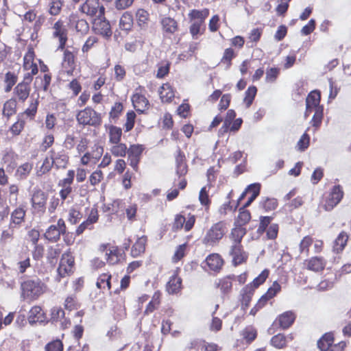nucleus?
Listing matches in <instances>:
<instances>
[{
    "label": "nucleus",
    "instance_id": "nucleus-37",
    "mask_svg": "<svg viewBox=\"0 0 351 351\" xmlns=\"http://www.w3.org/2000/svg\"><path fill=\"white\" fill-rule=\"evenodd\" d=\"M133 24V18L132 14L128 12H125L121 17L119 21V27L121 29L125 31L130 30Z\"/></svg>",
    "mask_w": 351,
    "mask_h": 351
},
{
    "label": "nucleus",
    "instance_id": "nucleus-13",
    "mask_svg": "<svg viewBox=\"0 0 351 351\" xmlns=\"http://www.w3.org/2000/svg\"><path fill=\"white\" fill-rule=\"evenodd\" d=\"M144 147L141 145H132L130 147L129 149H128L130 165L135 171H137L138 169V165Z\"/></svg>",
    "mask_w": 351,
    "mask_h": 351
},
{
    "label": "nucleus",
    "instance_id": "nucleus-53",
    "mask_svg": "<svg viewBox=\"0 0 351 351\" xmlns=\"http://www.w3.org/2000/svg\"><path fill=\"white\" fill-rule=\"evenodd\" d=\"M268 275L269 271L265 269L256 278L254 279L253 282L250 284L252 285L254 290L265 281L268 277Z\"/></svg>",
    "mask_w": 351,
    "mask_h": 351
},
{
    "label": "nucleus",
    "instance_id": "nucleus-7",
    "mask_svg": "<svg viewBox=\"0 0 351 351\" xmlns=\"http://www.w3.org/2000/svg\"><path fill=\"white\" fill-rule=\"evenodd\" d=\"M66 232L65 222L62 219H59L56 225H51L44 234L45 238L51 243H56L60 240V236Z\"/></svg>",
    "mask_w": 351,
    "mask_h": 351
},
{
    "label": "nucleus",
    "instance_id": "nucleus-21",
    "mask_svg": "<svg viewBox=\"0 0 351 351\" xmlns=\"http://www.w3.org/2000/svg\"><path fill=\"white\" fill-rule=\"evenodd\" d=\"M182 279L177 274H173L167 283L166 289L169 294H175L181 290Z\"/></svg>",
    "mask_w": 351,
    "mask_h": 351
},
{
    "label": "nucleus",
    "instance_id": "nucleus-50",
    "mask_svg": "<svg viewBox=\"0 0 351 351\" xmlns=\"http://www.w3.org/2000/svg\"><path fill=\"white\" fill-rule=\"evenodd\" d=\"M49 12L51 15H58L62 9V2L60 0H51L49 3Z\"/></svg>",
    "mask_w": 351,
    "mask_h": 351
},
{
    "label": "nucleus",
    "instance_id": "nucleus-10",
    "mask_svg": "<svg viewBox=\"0 0 351 351\" xmlns=\"http://www.w3.org/2000/svg\"><path fill=\"white\" fill-rule=\"evenodd\" d=\"M93 27L94 31L105 37L109 38L112 35L111 27L109 22L101 16H96L93 19Z\"/></svg>",
    "mask_w": 351,
    "mask_h": 351
},
{
    "label": "nucleus",
    "instance_id": "nucleus-56",
    "mask_svg": "<svg viewBox=\"0 0 351 351\" xmlns=\"http://www.w3.org/2000/svg\"><path fill=\"white\" fill-rule=\"evenodd\" d=\"M63 344L60 340H55L49 343L45 346V351H62Z\"/></svg>",
    "mask_w": 351,
    "mask_h": 351
},
{
    "label": "nucleus",
    "instance_id": "nucleus-22",
    "mask_svg": "<svg viewBox=\"0 0 351 351\" xmlns=\"http://www.w3.org/2000/svg\"><path fill=\"white\" fill-rule=\"evenodd\" d=\"M132 104L137 111L143 112L149 105V101L143 95L135 93L132 97Z\"/></svg>",
    "mask_w": 351,
    "mask_h": 351
},
{
    "label": "nucleus",
    "instance_id": "nucleus-43",
    "mask_svg": "<svg viewBox=\"0 0 351 351\" xmlns=\"http://www.w3.org/2000/svg\"><path fill=\"white\" fill-rule=\"evenodd\" d=\"M257 89L255 86H250L245 93V97L243 102L245 104L246 107L249 108L252 104L256 96Z\"/></svg>",
    "mask_w": 351,
    "mask_h": 351
},
{
    "label": "nucleus",
    "instance_id": "nucleus-2",
    "mask_svg": "<svg viewBox=\"0 0 351 351\" xmlns=\"http://www.w3.org/2000/svg\"><path fill=\"white\" fill-rule=\"evenodd\" d=\"M21 290L23 300H35L46 291L47 285L38 278H34L22 282Z\"/></svg>",
    "mask_w": 351,
    "mask_h": 351
},
{
    "label": "nucleus",
    "instance_id": "nucleus-38",
    "mask_svg": "<svg viewBox=\"0 0 351 351\" xmlns=\"http://www.w3.org/2000/svg\"><path fill=\"white\" fill-rule=\"evenodd\" d=\"M348 239V237L345 232H341L335 241L334 250L337 252L342 251L347 243Z\"/></svg>",
    "mask_w": 351,
    "mask_h": 351
},
{
    "label": "nucleus",
    "instance_id": "nucleus-33",
    "mask_svg": "<svg viewBox=\"0 0 351 351\" xmlns=\"http://www.w3.org/2000/svg\"><path fill=\"white\" fill-rule=\"evenodd\" d=\"M33 165L30 162H25L20 165L16 171V176L20 179H25L31 172Z\"/></svg>",
    "mask_w": 351,
    "mask_h": 351
},
{
    "label": "nucleus",
    "instance_id": "nucleus-32",
    "mask_svg": "<svg viewBox=\"0 0 351 351\" xmlns=\"http://www.w3.org/2000/svg\"><path fill=\"white\" fill-rule=\"evenodd\" d=\"M254 288L252 285H247L245 287L243 288L241 291L242 295V306L244 307H247L251 301L252 296L254 293Z\"/></svg>",
    "mask_w": 351,
    "mask_h": 351
},
{
    "label": "nucleus",
    "instance_id": "nucleus-31",
    "mask_svg": "<svg viewBox=\"0 0 351 351\" xmlns=\"http://www.w3.org/2000/svg\"><path fill=\"white\" fill-rule=\"evenodd\" d=\"M16 112V101L15 99L11 98L6 101L3 104V114L7 117H10L14 114Z\"/></svg>",
    "mask_w": 351,
    "mask_h": 351
},
{
    "label": "nucleus",
    "instance_id": "nucleus-34",
    "mask_svg": "<svg viewBox=\"0 0 351 351\" xmlns=\"http://www.w3.org/2000/svg\"><path fill=\"white\" fill-rule=\"evenodd\" d=\"M110 152L116 157H124L128 154V147L125 144L119 142L112 144Z\"/></svg>",
    "mask_w": 351,
    "mask_h": 351
},
{
    "label": "nucleus",
    "instance_id": "nucleus-5",
    "mask_svg": "<svg viewBox=\"0 0 351 351\" xmlns=\"http://www.w3.org/2000/svg\"><path fill=\"white\" fill-rule=\"evenodd\" d=\"M76 118L78 123L83 125L96 126L101 122L100 114L89 107L80 110Z\"/></svg>",
    "mask_w": 351,
    "mask_h": 351
},
{
    "label": "nucleus",
    "instance_id": "nucleus-15",
    "mask_svg": "<svg viewBox=\"0 0 351 351\" xmlns=\"http://www.w3.org/2000/svg\"><path fill=\"white\" fill-rule=\"evenodd\" d=\"M49 154L57 169L66 168L69 162V156L64 149L56 150L53 149Z\"/></svg>",
    "mask_w": 351,
    "mask_h": 351
},
{
    "label": "nucleus",
    "instance_id": "nucleus-20",
    "mask_svg": "<svg viewBox=\"0 0 351 351\" xmlns=\"http://www.w3.org/2000/svg\"><path fill=\"white\" fill-rule=\"evenodd\" d=\"M206 262L209 269L214 271H219L223 265V261L218 254L209 255L207 256Z\"/></svg>",
    "mask_w": 351,
    "mask_h": 351
},
{
    "label": "nucleus",
    "instance_id": "nucleus-64",
    "mask_svg": "<svg viewBox=\"0 0 351 351\" xmlns=\"http://www.w3.org/2000/svg\"><path fill=\"white\" fill-rule=\"evenodd\" d=\"M24 126L25 121L21 119H19L18 121L12 125L10 130L13 134L19 135L23 130Z\"/></svg>",
    "mask_w": 351,
    "mask_h": 351
},
{
    "label": "nucleus",
    "instance_id": "nucleus-39",
    "mask_svg": "<svg viewBox=\"0 0 351 351\" xmlns=\"http://www.w3.org/2000/svg\"><path fill=\"white\" fill-rule=\"evenodd\" d=\"M122 130L117 126H110L109 128V142L112 144L120 142Z\"/></svg>",
    "mask_w": 351,
    "mask_h": 351
},
{
    "label": "nucleus",
    "instance_id": "nucleus-41",
    "mask_svg": "<svg viewBox=\"0 0 351 351\" xmlns=\"http://www.w3.org/2000/svg\"><path fill=\"white\" fill-rule=\"evenodd\" d=\"M210 188V186L209 184L202 187L199 194V200L201 204L205 206L206 208L209 207L210 204V199L208 195V191Z\"/></svg>",
    "mask_w": 351,
    "mask_h": 351
},
{
    "label": "nucleus",
    "instance_id": "nucleus-51",
    "mask_svg": "<svg viewBox=\"0 0 351 351\" xmlns=\"http://www.w3.org/2000/svg\"><path fill=\"white\" fill-rule=\"evenodd\" d=\"M38 105L37 101H32L21 116H26L30 119H33L37 112Z\"/></svg>",
    "mask_w": 351,
    "mask_h": 351
},
{
    "label": "nucleus",
    "instance_id": "nucleus-23",
    "mask_svg": "<svg viewBox=\"0 0 351 351\" xmlns=\"http://www.w3.org/2000/svg\"><path fill=\"white\" fill-rule=\"evenodd\" d=\"M27 319L31 325L38 322H42L43 321V312L42 308L38 306H33L29 312Z\"/></svg>",
    "mask_w": 351,
    "mask_h": 351
},
{
    "label": "nucleus",
    "instance_id": "nucleus-16",
    "mask_svg": "<svg viewBox=\"0 0 351 351\" xmlns=\"http://www.w3.org/2000/svg\"><path fill=\"white\" fill-rule=\"evenodd\" d=\"M24 205H21L15 208L11 213V220L10 224L19 228V226L24 221L26 210Z\"/></svg>",
    "mask_w": 351,
    "mask_h": 351
},
{
    "label": "nucleus",
    "instance_id": "nucleus-30",
    "mask_svg": "<svg viewBox=\"0 0 351 351\" xmlns=\"http://www.w3.org/2000/svg\"><path fill=\"white\" fill-rule=\"evenodd\" d=\"M162 29L165 32L173 34L178 29L177 22L171 17H165L161 21Z\"/></svg>",
    "mask_w": 351,
    "mask_h": 351
},
{
    "label": "nucleus",
    "instance_id": "nucleus-26",
    "mask_svg": "<svg viewBox=\"0 0 351 351\" xmlns=\"http://www.w3.org/2000/svg\"><path fill=\"white\" fill-rule=\"evenodd\" d=\"M160 97L162 102H170L174 97V92L171 86L167 83L164 84L159 90Z\"/></svg>",
    "mask_w": 351,
    "mask_h": 351
},
{
    "label": "nucleus",
    "instance_id": "nucleus-62",
    "mask_svg": "<svg viewBox=\"0 0 351 351\" xmlns=\"http://www.w3.org/2000/svg\"><path fill=\"white\" fill-rule=\"evenodd\" d=\"M185 217L182 215H176L174 219L172 228L174 231H178L184 226Z\"/></svg>",
    "mask_w": 351,
    "mask_h": 351
},
{
    "label": "nucleus",
    "instance_id": "nucleus-46",
    "mask_svg": "<svg viewBox=\"0 0 351 351\" xmlns=\"http://www.w3.org/2000/svg\"><path fill=\"white\" fill-rule=\"evenodd\" d=\"M244 206L239 209V214L237 219V223L239 226H243L249 222L251 218L250 213L248 210H245Z\"/></svg>",
    "mask_w": 351,
    "mask_h": 351
},
{
    "label": "nucleus",
    "instance_id": "nucleus-8",
    "mask_svg": "<svg viewBox=\"0 0 351 351\" xmlns=\"http://www.w3.org/2000/svg\"><path fill=\"white\" fill-rule=\"evenodd\" d=\"M80 10L89 16L96 17L104 16L105 8L100 5L99 0H86Z\"/></svg>",
    "mask_w": 351,
    "mask_h": 351
},
{
    "label": "nucleus",
    "instance_id": "nucleus-57",
    "mask_svg": "<svg viewBox=\"0 0 351 351\" xmlns=\"http://www.w3.org/2000/svg\"><path fill=\"white\" fill-rule=\"evenodd\" d=\"M136 16L137 22L140 26L145 25L148 21L149 14L146 10L143 9L138 10Z\"/></svg>",
    "mask_w": 351,
    "mask_h": 351
},
{
    "label": "nucleus",
    "instance_id": "nucleus-19",
    "mask_svg": "<svg viewBox=\"0 0 351 351\" xmlns=\"http://www.w3.org/2000/svg\"><path fill=\"white\" fill-rule=\"evenodd\" d=\"M30 90L29 85L20 82L14 88V94L20 101L24 102L28 98Z\"/></svg>",
    "mask_w": 351,
    "mask_h": 351
},
{
    "label": "nucleus",
    "instance_id": "nucleus-25",
    "mask_svg": "<svg viewBox=\"0 0 351 351\" xmlns=\"http://www.w3.org/2000/svg\"><path fill=\"white\" fill-rule=\"evenodd\" d=\"M295 315L291 311H286L278 317V322L283 329L290 327L295 320Z\"/></svg>",
    "mask_w": 351,
    "mask_h": 351
},
{
    "label": "nucleus",
    "instance_id": "nucleus-49",
    "mask_svg": "<svg viewBox=\"0 0 351 351\" xmlns=\"http://www.w3.org/2000/svg\"><path fill=\"white\" fill-rule=\"evenodd\" d=\"M235 57L234 50L232 48H228L225 49L223 55L221 60V62L226 64V69H229L231 65V61L232 58Z\"/></svg>",
    "mask_w": 351,
    "mask_h": 351
},
{
    "label": "nucleus",
    "instance_id": "nucleus-1",
    "mask_svg": "<svg viewBox=\"0 0 351 351\" xmlns=\"http://www.w3.org/2000/svg\"><path fill=\"white\" fill-rule=\"evenodd\" d=\"M311 109H315V114L310 123L314 128L313 132H315L321 126L324 117V107L320 105V94L316 90L311 92L306 99L305 118L310 115Z\"/></svg>",
    "mask_w": 351,
    "mask_h": 351
},
{
    "label": "nucleus",
    "instance_id": "nucleus-42",
    "mask_svg": "<svg viewBox=\"0 0 351 351\" xmlns=\"http://www.w3.org/2000/svg\"><path fill=\"white\" fill-rule=\"evenodd\" d=\"M110 278L111 276L107 274H103L99 276L97 281V287L100 289H110Z\"/></svg>",
    "mask_w": 351,
    "mask_h": 351
},
{
    "label": "nucleus",
    "instance_id": "nucleus-60",
    "mask_svg": "<svg viewBox=\"0 0 351 351\" xmlns=\"http://www.w3.org/2000/svg\"><path fill=\"white\" fill-rule=\"evenodd\" d=\"M10 202L16 204L18 199L19 187L16 184H12L9 187Z\"/></svg>",
    "mask_w": 351,
    "mask_h": 351
},
{
    "label": "nucleus",
    "instance_id": "nucleus-6",
    "mask_svg": "<svg viewBox=\"0 0 351 351\" xmlns=\"http://www.w3.org/2000/svg\"><path fill=\"white\" fill-rule=\"evenodd\" d=\"M47 194L41 189H35L33 192L31 204L33 213L39 217L43 215L46 211Z\"/></svg>",
    "mask_w": 351,
    "mask_h": 351
},
{
    "label": "nucleus",
    "instance_id": "nucleus-45",
    "mask_svg": "<svg viewBox=\"0 0 351 351\" xmlns=\"http://www.w3.org/2000/svg\"><path fill=\"white\" fill-rule=\"evenodd\" d=\"M54 165L53 160L51 158V156L50 155V158L47 157L40 167V169L37 171L38 176H42L47 172H49L51 167Z\"/></svg>",
    "mask_w": 351,
    "mask_h": 351
},
{
    "label": "nucleus",
    "instance_id": "nucleus-54",
    "mask_svg": "<svg viewBox=\"0 0 351 351\" xmlns=\"http://www.w3.org/2000/svg\"><path fill=\"white\" fill-rule=\"evenodd\" d=\"M82 215L75 208H71L69 212V221L72 224H75L81 219Z\"/></svg>",
    "mask_w": 351,
    "mask_h": 351
},
{
    "label": "nucleus",
    "instance_id": "nucleus-58",
    "mask_svg": "<svg viewBox=\"0 0 351 351\" xmlns=\"http://www.w3.org/2000/svg\"><path fill=\"white\" fill-rule=\"evenodd\" d=\"M312 243L313 239L311 237L306 236L304 237L300 243V253H306V254H308V247L312 244Z\"/></svg>",
    "mask_w": 351,
    "mask_h": 351
},
{
    "label": "nucleus",
    "instance_id": "nucleus-63",
    "mask_svg": "<svg viewBox=\"0 0 351 351\" xmlns=\"http://www.w3.org/2000/svg\"><path fill=\"white\" fill-rule=\"evenodd\" d=\"M279 74V69L277 68H270L266 71L265 80L267 82H274Z\"/></svg>",
    "mask_w": 351,
    "mask_h": 351
},
{
    "label": "nucleus",
    "instance_id": "nucleus-11",
    "mask_svg": "<svg viewBox=\"0 0 351 351\" xmlns=\"http://www.w3.org/2000/svg\"><path fill=\"white\" fill-rule=\"evenodd\" d=\"M76 49L66 48L64 51L62 66L69 75H71L75 68Z\"/></svg>",
    "mask_w": 351,
    "mask_h": 351
},
{
    "label": "nucleus",
    "instance_id": "nucleus-24",
    "mask_svg": "<svg viewBox=\"0 0 351 351\" xmlns=\"http://www.w3.org/2000/svg\"><path fill=\"white\" fill-rule=\"evenodd\" d=\"M146 242V237H141L138 238L132 247L131 255L133 257H138V256L144 253L145 250Z\"/></svg>",
    "mask_w": 351,
    "mask_h": 351
},
{
    "label": "nucleus",
    "instance_id": "nucleus-28",
    "mask_svg": "<svg viewBox=\"0 0 351 351\" xmlns=\"http://www.w3.org/2000/svg\"><path fill=\"white\" fill-rule=\"evenodd\" d=\"M334 341L332 333H326L317 341V346L322 351L329 350Z\"/></svg>",
    "mask_w": 351,
    "mask_h": 351
},
{
    "label": "nucleus",
    "instance_id": "nucleus-12",
    "mask_svg": "<svg viewBox=\"0 0 351 351\" xmlns=\"http://www.w3.org/2000/svg\"><path fill=\"white\" fill-rule=\"evenodd\" d=\"M106 259L108 264L116 265L124 261L125 259V252L120 250L117 246H110L106 253Z\"/></svg>",
    "mask_w": 351,
    "mask_h": 351
},
{
    "label": "nucleus",
    "instance_id": "nucleus-52",
    "mask_svg": "<svg viewBox=\"0 0 351 351\" xmlns=\"http://www.w3.org/2000/svg\"><path fill=\"white\" fill-rule=\"evenodd\" d=\"M104 152V148L102 146L99 145V144H95L92 148L90 152H88L90 154V156H92L93 159V162H95L97 161L101 156H102Z\"/></svg>",
    "mask_w": 351,
    "mask_h": 351
},
{
    "label": "nucleus",
    "instance_id": "nucleus-18",
    "mask_svg": "<svg viewBox=\"0 0 351 351\" xmlns=\"http://www.w3.org/2000/svg\"><path fill=\"white\" fill-rule=\"evenodd\" d=\"M53 36L56 38H58L59 39V49H63L64 48L67 40L66 31L64 28L62 27V24L60 21H57L53 25Z\"/></svg>",
    "mask_w": 351,
    "mask_h": 351
},
{
    "label": "nucleus",
    "instance_id": "nucleus-61",
    "mask_svg": "<svg viewBox=\"0 0 351 351\" xmlns=\"http://www.w3.org/2000/svg\"><path fill=\"white\" fill-rule=\"evenodd\" d=\"M127 120L126 123H125V131L129 132L130 131L134 125V121L136 118V114L133 111L128 112L127 113Z\"/></svg>",
    "mask_w": 351,
    "mask_h": 351
},
{
    "label": "nucleus",
    "instance_id": "nucleus-29",
    "mask_svg": "<svg viewBox=\"0 0 351 351\" xmlns=\"http://www.w3.org/2000/svg\"><path fill=\"white\" fill-rule=\"evenodd\" d=\"M245 234V228L243 226H237L232 230L230 238L232 240V243L240 244Z\"/></svg>",
    "mask_w": 351,
    "mask_h": 351
},
{
    "label": "nucleus",
    "instance_id": "nucleus-48",
    "mask_svg": "<svg viewBox=\"0 0 351 351\" xmlns=\"http://www.w3.org/2000/svg\"><path fill=\"white\" fill-rule=\"evenodd\" d=\"M260 206L266 211H271L277 207V200L274 198H265L260 202Z\"/></svg>",
    "mask_w": 351,
    "mask_h": 351
},
{
    "label": "nucleus",
    "instance_id": "nucleus-47",
    "mask_svg": "<svg viewBox=\"0 0 351 351\" xmlns=\"http://www.w3.org/2000/svg\"><path fill=\"white\" fill-rule=\"evenodd\" d=\"M51 77L49 74L45 73L43 77H37L36 78L35 84L40 82V88L44 91L48 90L49 86L50 85Z\"/></svg>",
    "mask_w": 351,
    "mask_h": 351
},
{
    "label": "nucleus",
    "instance_id": "nucleus-17",
    "mask_svg": "<svg viewBox=\"0 0 351 351\" xmlns=\"http://www.w3.org/2000/svg\"><path fill=\"white\" fill-rule=\"evenodd\" d=\"M307 269L315 272L322 271L326 264V261L321 256H314L308 261H306Z\"/></svg>",
    "mask_w": 351,
    "mask_h": 351
},
{
    "label": "nucleus",
    "instance_id": "nucleus-27",
    "mask_svg": "<svg viewBox=\"0 0 351 351\" xmlns=\"http://www.w3.org/2000/svg\"><path fill=\"white\" fill-rule=\"evenodd\" d=\"M208 15L209 10L207 8H204L202 10L194 9L189 12V17L191 21L204 23V21Z\"/></svg>",
    "mask_w": 351,
    "mask_h": 351
},
{
    "label": "nucleus",
    "instance_id": "nucleus-9",
    "mask_svg": "<svg viewBox=\"0 0 351 351\" xmlns=\"http://www.w3.org/2000/svg\"><path fill=\"white\" fill-rule=\"evenodd\" d=\"M343 192L339 185L335 186L331 192L326 198L324 205V209L327 211L332 210L341 200Z\"/></svg>",
    "mask_w": 351,
    "mask_h": 351
},
{
    "label": "nucleus",
    "instance_id": "nucleus-59",
    "mask_svg": "<svg viewBox=\"0 0 351 351\" xmlns=\"http://www.w3.org/2000/svg\"><path fill=\"white\" fill-rule=\"evenodd\" d=\"M60 200L59 197L56 195H53L50 197L49 206L47 208L49 214H53L55 213L56 208L60 205Z\"/></svg>",
    "mask_w": 351,
    "mask_h": 351
},
{
    "label": "nucleus",
    "instance_id": "nucleus-40",
    "mask_svg": "<svg viewBox=\"0 0 351 351\" xmlns=\"http://www.w3.org/2000/svg\"><path fill=\"white\" fill-rule=\"evenodd\" d=\"M287 339H291V337H285L282 334H278L274 336L271 339V343L276 348H282L286 346Z\"/></svg>",
    "mask_w": 351,
    "mask_h": 351
},
{
    "label": "nucleus",
    "instance_id": "nucleus-14",
    "mask_svg": "<svg viewBox=\"0 0 351 351\" xmlns=\"http://www.w3.org/2000/svg\"><path fill=\"white\" fill-rule=\"evenodd\" d=\"M229 254L232 258V263L234 265L241 264L245 262L247 258V255L243 251L241 243H232Z\"/></svg>",
    "mask_w": 351,
    "mask_h": 351
},
{
    "label": "nucleus",
    "instance_id": "nucleus-55",
    "mask_svg": "<svg viewBox=\"0 0 351 351\" xmlns=\"http://www.w3.org/2000/svg\"><path fill=\"white\" fill-rule=\"evenodd\" d=\"M75 28L81 34H85L89 30V25L86 20L79 19L76 21Z\"/></svg>",
    "mask_w": 351,
    "mask_h": 351
},
{
    "label": "nucleus",
    "instance_id": "nucleus-35",
    "mask_svg": "<svg viewBox=\"0 0 351 351\" xmlns=\"http://www.w3.org/2000/svg\"><path fill=\"white\" fill-rule=\"evenodd\" d=\"M216 286L220 289L223 294L228 293L231 291L232 286L231 276H228L219 280V281L216 282Z\"/></svg>",
    "mask_w": 351,
    "mask_h": 351
},
{
    "label": "nucleus",
    "instance_id": "nucleus-4",
    "mask_svg": "<svg viewBox=\"0 0 351 351\" xmlns=\"http://www.w3.org/2000/svg\"><path fill=\"white\" fill-rule=\"evenodd\" d=\"M74 263V257L72 256L70 250L63 253L57 269L56 280L60 282L62 278L69 276L73 272Z\"/></svg>",
    "mask_w": 351,
    "mask_h": 351
},
{
    "label": "nucleus",
    "instance_id": "nucleus-36",
    "mask_svg": "<svg viewBox=\"0 0 351 351\" xmlns=\"http://www.w3.org/2000/svg\"><path fill=\"white\" fill-rule=\"evenodd\" d=\"M18 76L14 72L8 71L5 74L4 82L5 84V92L11 91L14 85L17 82Z\"/></svg>",
    "mask_w": 351,
    "mask_h": 351
},
{
    "label": "nucleus",
    "instance_id": "nucleus-44",
    "mask_svg": "<svg viewBox=\"0 0 351 351\" xmlns=\"http://www.w3.org/2000/svg\"><path fill=\"white\" fill-rule=\"evenodd\" d=\"M17 228L9 224L8 229L4 230L1 236V242L3 243H10L13 239L15 229Z\"/></svg>",
    "mask_w": 351,
    "mask_h": 351
},
{
    "label": "nucleus",
    "instance_id": "nucleus-3",
    "mask_svg": "<svg viewBox=\"0 0 351 351\" xmlns=\"http://www.w3.org/2000/svg\"><path fill=\"white\" fill-rule=\"evenodd\" d=\"M227 230L223 222H218L211 226L203 239V242L207 245H215L223 238Z\"/></svg>",
    "mask_w": 351,
    "mask_h": 351
}]
</instances>
